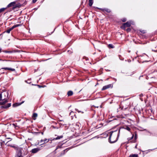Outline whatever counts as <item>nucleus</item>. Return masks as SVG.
Returning <instances> with one entry per match:
<instances>
[{
	"label": "nucleus",
	"mask_w": 157,
	"mask_h": 157,
	"mask_svg": "<svg viewBox=\"0 0 157 157\" xmlns=\"http://www.w3.org/2000/svg\"><path fill=\"white\" fill-rule=\"evenodd\" d=\"M6 139H11V138H9V137L7 138H6Z\"/></svg>",
	"instance_id": "nucleus-37"
},
{
	"label": "nucleus",
	"mask_w": 157,
	"mask_h": 157,
	"mask_svg": "<svg viewBox=\"0 0 157 157\" xmlns=\"http://www.w3.org/2000/svg\"><path fill=\"white\" fill-rule=\"evenodd\" d=\"M114 48V46L112 44H109V48Z\"/></svg>",
	"instance_id": "nucleus-18"
},
{
	"label": "nucleus",
	"mask_w": 157,
	"mask_h": 157,
	"mask_svg": "<svg viewBox=\"0 0 157 157\" xmlns=\"http://www.w3.org/2000/svg\"><path fill=\"white\" fill-rule=\"evenodd\" d=\"M49 141V140L45 139L44 140H40V143H41V144H43L48 142Z\"/></svg>",
	"instance_id": "nucleus-5"
},
{
	"label": "nucleus",
	"mask_w": 157,
	"mask_h": 157,
	"mask_svg": "<svg viewBox=\"0 0 157 157\" xmlns=\"http://www.w3.org/2000/svg\"><path fill=\"white\" fill-rule=\"evenodd\" d=\"M2 69H5V70H10L12 71H14L15 70L14 69H13L10 68H8V67H4L2 68Z\"/></svg>",
	"instance_id": "nucleus-10"
},
{
	"label": "nucleus",
	"mask_w": 157,
	"mask_h": 157,
	"mask_svg": "<svg viewBox=\"0 0 157 157\" xmlns=\"http://www.w3.org/2000/svg\"><path fill=\"white\" fill-rule=\"evenodd\" d=\"M108 88V86H105L103 87V88L102 89V90H104L106 89H107Z\"/></svg>",
	"instance_id": "nucleus-20"
},
{
	"label": "nucleus",
	"mask_w": 157,
	"mask_h": 157,
	"mask_svg": "<svg viewBox=\"0 0 157 157\" xmlns=\"http://www.w3.org/2000/svg\"><path fill=\"white\" fill-rule=\"evenodd\" d=\"M131 23L129 22L128 21L125 23H124L121 27V28L122 29L125 30L126 27H130L131 26Z\"/></svg>",
	"instance_id": "nucleus-3"
},
{
	"label": "nucleus",
	"mask_w": 157,
	"mask_h": 157,
	"mask_svg": "<svg viewBox=\"0 0 157 157\" xmlns=\"http://www.w3.org/2000/svg\"><path fill=\"white\" fill-rule=\"evenodd\" d=\"M11 105V104L10 103H8L6 105H4L2 106L1 107V108H5L7 109L10 107Z\"/></svg>",
	"instance_id": "nucleus-6"
},
{
	"label": "nucleus",
	"mask_w": 157,
	"mask_h": 157,
	"mask_svg": "<svg viewBox=\"0 0 157 157\" xmlns=\"http://www.w3.org/2000/svg\"><path fill=\"white\" fill-rule=\"evenodd\" d=\"M113 86V85L112 84H110L109 85V88H112Z\"/></svg>",
	"instance_id": "nucleus-25"
},
{
	"label": "nucleus",
	"mask_w": 157,
	"mask_h": 157,
	"mask_svg": "<svg viewBox=\"0 0 157 157\" xmlns=\"http://www.w3.org/2000/svg\"><path fill=\"white\" fill-rule=\"evenodd\" d=\"M16 3L15 2H13L10 3L8 6L7 7H10L12 6H13L14 7V6H15V4Z\"/></svg>",
	"instance_id": "nucleus-7"
},
{
	"label": "nucleus",
	"mask_w": 157,
	"mask_h": 157,
	"mask_svg": "<svg viewBox=\"0 0 157 157\" xmlns=\"http://www.w3.org/2000/svg\"><path fill=\"white\" fill-rule=\"evenodd\" d=\"M6 8H2L0 9V13L6 10Z\"/></svg>",
	"instance_id": "nucleus-21"
},
{
	"label": "nucleus",
	"mask_w": 157,
	"mask_h": 157,
	"mask_svg": "<svg viewBox=\"0 0 157 157\" xmlns=\"http://www.w3.org/2000/svg\"><path fill=\"white\" fill-rule=\"evenodd\" d=\"M11 31V29H10L6 31V32L8 33H10V31Z\"/></svg>",
	"instance_id": "nucleus-26"
},
{
	"label": "nucleus",
	"mask_w": 157,
	"mask_h": 157,
	"mask_svg": "<svg viewBox=\"0 0 157 157\" xmlns=\"http://www.w3.org/2000/svg\"><path fill=\"white\" fill-rule=\"evenodd\" d=\"M110 121H111V120L109 121V122H110Z\"/></svg>",
	"instance_id": "nucleus-41"
},
{
	"label": "nucleus",
	"mask_w": 157,
	"mask_h": 157,
	"mask_svg": "<svg viewBox=\"0 0 157 157\" xmlns=\"http://www.w3.org/2000/svg\"><path fill=\"white\" fill-rule=\"evenodd\" d=\"M9 93L5 92L0 94V105H4L8 102Z\"/></svg>",
	"instance_id": "nucleus-1"
},
{
	"label": "nucleus",
	"mask_w": 157,
	"mask_h": 157,
	"mask_svg": "<svg viewBox=\"0 0 157 157\" xmlns=\"http://www.w3.org/2000/svg\"><path fill=\"white\" fill-rule=\"evenodd\" d=\"M14 28H15V27H14V26H12L11 28L10 29H11V30H12Z\"/></svg>",
	"instance_id": "nucleus-31"
},
{
	"label": "nucleus",
	"mask_w": 157,
	"mask_h": 157,
	"mask_svg": "<svg viewBox=\"0 0 157 157\" xmlns=\"http://www.w3.org/2000/svg\"><path fill=\"white\" fill-rule=\"evenodd\" d=\"M134 135L133 134H132V137H130V138H128V142H127V144H128V143H129V142H130L131 141H130L131 140H132V139H133V137H134Z\"/></svg>",
	"instance_id": "nucleus-12"
},
{
	"label": "nucleus",
	"mask_w": 157,
	"mask_h": 157,
	"mask_svg": "<svg viewBox=\"0 0 157 157\" xmlns=\"http://www.w3.org/2000/svg\"><path fill=\"white\" fill-rule=\"evenodd\" d=\"M40 150V149L39 148H37L33 149L31 151V152L33 153H35L38 152Z\"/></svg>",
	"instance_id": "nucleus-4"
},
{
	"label": "nucleus",
	"mask_w": 157,
	"mask_h": 157,
	"mask_svg": "<svg viewBox=\"0 0 157 157\" xmlns=\"http://www.w3.org/2000/svg\"><path fill=\"white\" fill-rule=\"evenodd\" d=\"M73 113L72 111H71V112L70 113V115H71V113Z\"/></svg>",
	"instance_id": "nucleus-33"
},
{
	"label": "nucleus",
	"mask_w": 157,
	"mask_h": 157,
	"mask_svg": "<svg viewBox=\"0 0 157 157\" xmlns=\"http://www.w3.org/2000/svg\"><path fill=\"white\" fill-rule=\"evenodd\" d=\"M154 72H157V70H154Z\"/></svg>",
	"instance_id": "nucleus-35"
},
{
	"label": "nucleus",
	"mask_w": 157,
	"mask_h": 157,
	"mask_svg": "<svg viewBox=\"0 0 157 157\" xmlns=\"http://www.w3.org/2000/svg\"><path fill=\"white\" fill-rule=\"evenodd\" d=\"M108 135V134H106V137Z\"/></svg>",
	"instance_id": "nucleus-39"
},
{
	"label": "nucleus",
	"mask_w": 157,
	"mask_h": 157,
	"mask_svg": "<svg viewBox=\"0 0 157 157\" xmlns=\"http://www.w3.org/2000/svg\"><path fill=\"white\" fill-rule=\"evenodd\" d=\"M24 102H22L21 103H14V104H13V107H16L17 106L19 105H21L22 103H23Z\"/></svg>",
	"instance_id": "nucleus-9"
},
{
	"label": "nucleus",
	"mask_w": 157,
	"mask_h": 157,
	"mask_svg": "<svg viewBox=\"0 0 157 157\" xmlns=\"http://www.w3.org/2000/svg\"><path fill=\"white\" fill-rule=\"evenodd\" d=\"M137 138V134L136 133L134 136V140L131 141L130 142L131 143H135L136 142V140Z\"/></svg>",
	"instance_id": "nucleus-8"
},
{
	"label": "nucleus",
	"mask_w": 157,
	"mask_h": 157,
	"mask_svg": "<svg viewBox=\"0 0 157 157\" xmlns=\"http://www.w3.org/2000/svg\"><path fill=\"white\" fill-rule=\"evenodd\" d=\"M63 137V136H58L57 137H56V138H54L53 139V140H59V139H60L61 138H62Z\"/></svg>",
	"instance_id": "nucleus-14"
},
{
	"label": "nucleus",
	"mask_w": 157,
	"mask_h": 157,
	"mask_svg": "<svg viewBox=\"0 0 157 157\" xmlns=\"http://www.w3.org/2000/svg\"><path fill=\"white\" fill-rule=\"evenodd\" d=\"M37 86H38V87H39V88H40V87H41V86H40L39 85H37Z\"/></svg>",
	"instance_id": "nucleus-34"
},
{
	"label": "nucleus",
	"mask_w": 157,
	"mask_h": 157,
	"mask_svg": "<svg viewBox=\"0 0 157 157\" xmlns=\"http://www.w3.org/2000/svg\"><path fill=\"white\" fill-rule=\"evenodd\" d=\"M73 93L72 91H69L68 92L67 94L68 96H71L73 94Z\"/></svg>",
	"instance_id": "nucleus-16"
},
{
	"label": "nucleus",
	"mask_w": 157,
	"mask_h": 157,
	"mask_svg": "<svg viewBox=\"0 0 157 157\" xmlns=\"http://www.w3.org/2000/svg\"><path fill=\"white\" fill-rule=\"evenodd\" d=\"M61 147V146H58L57 147L56 149V150L57 149H58V148H60Z\"/></svg>",
	"instance_id": "nucleus-30"
},
{
	"label": "nucleus",
	"mask_w": 157,
	"mask_h": 157,
	"mask_svg": "<svg viewBox=\"0 0 157 157\" xmlns=\"http://www.w3.org/2000/svg\"><path fill=\"white\" fill-rule=\"evenodd\" d=\"M140 32L142 33H146V32H145V30H140Z\"/></svg>",
	"instance_id": "nucleus-28"
},
{
	"label": "nucleus",
	"mask_w": 157,
	"mask_h": 157,
	"mask_svg": "<svg viewBox=\"0 0 157 157\" xmlns=\"http://www.w3.org/2000/svg\"><path fill=\"white\" fill-rule=\"evenodd\" d=\"M18 157H23L21 155H20V156H19Z\"/></svg>",
	"instance_id": "nucleus-38"
},
{
	"label": "nucleus",
	"mask_w": 157,
	"mask_h": 157,
	"mask_svg": "<svg viewBox=\"0 0 157 157\" xmlns=\"http://www.w3.org/2000/svg\"><path fill=\"white\" fill-rule=\"evenodd\" d=\"M4 52L6 53H10L12 52L11 51H6Z\"/></svg>",
	"instance_id": "nucleus-27"
},
{
	"label": "nucleus",
	"mask_w": 157,
	"mask_h": 157,
	"mask_svg": "<svg viewBox=\"0 0 157 157\" xmlns=\"http://www.w3.org/2000/svg\"><path fill=\"white\" fill-rule=\"evenodd\" d=\"M65 154V151L64 150L62 152L60 155V156H62L63 155H64Z\"/></svg>",
	"instance_id": "nucleus-19"
},
{
	"label": "nucleus",
	"mask_w": 157,
	"mask_h": 157,
	"mask_svg": "<svg viewBox=\"0 0 157 157\" xmlns=\"http://www.w3.org/2000/svg\"><path fill=\"white\" fill-rule=\"evenodd\" d=\"M37 0H33V3H34L36 2Z\"/></svg>",
	"instance_id": "nucleus-32"
},
{
	"label": "nucleus",
	"mask_w": 157,
	"mask_h": 157,
	"mask_svg": "<svg viewBox=\"0 0 157 157\" xmlns=\"http://www.w3.org/2000/svg\"><path fill=\"white\" fill-rule=\"evenodd\" d=\"M1 49L0 48V52H1Z\"/></svg>",
	"instance_id": "nucleus-40"
},
{
	"label": "nucleus",
	"mask_w": 157,
	"mask_h": 157,
	"mask_svg": "<svg viewBox=\"0 0 157 157\" xmlns=\"http://www.w3.org/2000/svg\"><path fill=\"white\" fill-rule=\"evenodd\" d=\"M113 131L109 132L110 135L109 137V142L110 143L112 144L116 142L118 140V136L116 134H114L112 135Z\"/></svg>",
	"instance_id": "nucleus-2"
},
{
	"label": "nucleus",
	"mask_w": 157,
	"mask_h": 157,
	"mask_svg": "<svg viewBox=\"0 0 157 157\" xmlns=\"http://www.w3.org/2000/svg\"><path fill=\"white\" fill-rule=\"evenodd\" d=\"M137 145H136V146L135 147V148H137Z\"/></svg>",
	"instance_id": "nucleus-36"
},
{
	"label": "nucleus",
	"mask_w": 157,
	"mask_h": 157,
	"mask_svg": "<svg viewBox=\"0 0 157 157\" xmlns=\"http://www.w3.org/2000/svg\"><path fill=\"white\" fill-rule=\"evenodd\" d=\"M128 157H138V154H132Z\"/></svg>",
	"instance_id": "nucleus-13"
},
{
	"label": "nucleus",
	"mask_w": 157,
	"mask_h": 157,
	"mask_svg": "<svg viewBox=\"0 0 157 157\" xmlns=\"http://www.w3.org/2000/svg\"><path fill=\"white\" fill-rule=\"evenodd\" d=\"M123 128L127 130L128 131H130L131 130V128L128 126H124Z\"/></svg>",
	"instance_id": "nucleus-11"
},
{
	"label": "nucleus",
	"mask_w": 157,
	"mask_h": 157,
	"mask_svg": "<svg viewBox=\"0 0 157 157\" xmlns=\"http://www.w3.org/2000/svg\"><path fill=\"white\" fill-rule=\"evenodd\" d=\"M126 21V19L125 18H123L122 19V21L123 22H125Z\"/></svg>",
	"instance_id": "nucleus-24"
},
{
	"label": "nucleus",
	"mask_w": 157,
	"mask_h": 157,
	"mask_svg": "<svg viewBox=\"0 0 157 157\" xmlns=\"http://www.w3.org/2000/svg\"><path fill=\"white\" fill-rule=\"evenodd\" d=\"M131 29L130 28H128L126 29V31L128 32L131 31Z\"/></svg>",
	"instance_id": "nucleus-23"
},
{
	"label": "nucleus",
	"mask_w": 157,
	"mask_h": 157,
	"mask_svg": "<svg viewBox=\"0 0 157 157\" xmlns=\"http://www.w3.org/2000/svg\"><path fill=\"white\" fill-rule=\"evenodd\" d=\"M37 116V114L36 113H34L33 114V119L34 120H35L36 117Z\"/></svg>",
	"instance_id": "nucleus-15"
},
{
	"label": "nucleus",
	"mask_w": 157,
	"mask_h": 157,
	"mask_svg": "<svg viewBox=\"0 0 157 157\" xmlns=\"http://www.w3.org/2000/svg\"><path fill=\"white\" fill-rule=\"evenodd\" d=\"M20 25L19 24H17L15 25H14V26L15 28L18 27Z\"/></svg>",
	"instance_id": "nucleus-29"
},
{
	"label": "nucleus",
	"mask_w": 157,
	"mask_h": 157,
	"mask_svg": "<svg viewBox=\"0 0 157 157\" xmlns=\"http://www.w3.org/2000/svg\"><path fill=\"white\" fill-rule=\"evenodd\" d=\"M19 5L17 4H16V3L15 4V6H14V7H13V9H14L17 7H19Z\"/></svg>",
	"instance_id": "nucleus-22"
},
{
	"label": "nucleus",
	"mask_w": 157,
	"mask_h": 157,
	"mask_svg": "<svg viewBox=\"0 0 157 157\" xmlns=\"http://www.w3.org/2000/svg\"><path fill=\"white\" fill-rule=\"evenodd\" d=\"M93 3V0H89V5L90 6H91Z\"/></svg>",
	"instance_id": "nucleus-17"
}]
</instances>
